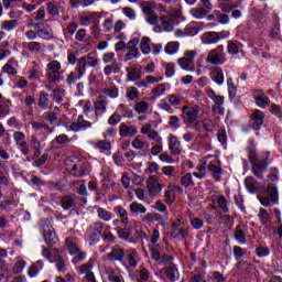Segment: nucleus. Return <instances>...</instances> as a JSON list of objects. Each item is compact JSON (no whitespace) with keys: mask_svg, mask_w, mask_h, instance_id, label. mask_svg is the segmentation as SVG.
<instances>
[{"mask_svg":"<svg viewBox=\"0 0 282 282\" xmlns=\"http://www.w3.org/2000/svg\"><path fill=\"white\" fill-rule=\"evenodd\" d=\"M141 134L144 135L152 142V148L150 149L151 155H160L162 151H164V143L162 141V135H160L159 131H155L153 129V126L151 123H145L141 128Z\"/></svg>","mask_w":282,"mask_h":282,"instance_id":"1","label":"nucleus"},{"mask_svg":"<svg viewBox=\"0 0 282 282\" xmlns=\"http://www.w3.org/2000/svg\"><path fill=\"white\" fill-rule=\"evenodd\" d=\"M65 70H63V64L59 61L51 59L45 67V76L46 83L48 85H58L61 80H63V75Z\"/></svg>","mask_w":282,"mask_h":282,"instance_id":"2","label":"nucleus"},{"mask_svg":"<svg viewBox=\"0 0 282 282\" xmlns=\"http://www.w3.org/2000/svg\"><path fill=\"white\" fill-rule=\"evenodd\" d=\"M66 169L74 177H84L87 174V163L76 156H73L65 162Z\"/></svg>","mask_w":282,"mask_h":282,"instance_id":"3","label":"nucleus"},{"mask_svg":"<svg viewBox=\"0 0 282 282\" xmlns=\"http://www.w3.org/2000/svg\"><path fill=\"white\" fill-rule=\"evenodd\" d=\"M89 121L85 120V117L79 116L76 121H73L69 126L70 131L74 133H78V131H83V129H89L91 124H96L98 122V113L91 112V116L88 118Z\"/></svg>","mask_w":282,"mask_h":282,"instance_id":"4","label":"nucleus"},{"mask_svg":"<svg viewBox=\"0 0 282 282\" xmlns=\"http://www.w3.org/2000/svg\"><path fill=\"white\" fill-rule=\"evenodd\" d=\"M180 14H182L180 10L172 9L166 15L161 17V28L164 30V32H173V28L177 25Z\"/></svg>","mask_w":282,"mask_h":282,"instance_id":"5","label":"nucleus"},{"mask_svg":"<svg viewBox=\"0 0 282 282\" xmlns=\"http://www.w3.org/2000/svg\"><path fill=\"white\" fill-rule=\"evenodd\" d=\"M226 61V51L224 45H218L216 48L209 51L206 57V63H209V65H224Z\"/></svg>","mask_w":282,"mask_h":282,"instance_id":"6","label":"nucleus"},{"mask_svg":"<svg viewBox=\"0 0 282 282\" xmlns=\"http://www.w3.org/2000/svg\"><path fill=\"white\" fill-rule=\"evenodd\" d=\"M197 53L195 51H185L183 56L178 58L177 63L182 69L186 72H195V57Z\"/></svg>","mask_w":282,"mask_h":282,"instance_id":"7","label":"nucleus"},{"mask_svg":"<svg viewBox=\"0 0 282 282\" xmlns=\"http://www.w3.org/2000/svg\"><path fill=\"white\" fill-rule=\"evenodd\" d=\"M105 230V224L101 221L90 224L87 235L90 239V246H95L102 238V231Z\"/></svg>","mask_w":282,"mask_h":282,"instance_id":"8","label":"nucleus"},{"mask_svg":"<svg viewBox=\"0 0 282 282\" xmlns=\"http://www.w3.org/2000/svg\"><path fill=\"white\" fill-rule=\"evenodd\" d=\"M182 111L184 122L193 124L199 120V112L202 111V108L199 106H184Z\"/></svg>","mask_w":282,"mask_h":282,"instance_id":"9","label":"nucleus"},{"mask_svg":"<svg viewBox=\"0 0 282 282\" xmlns=\"http://www.w3.org/2000/svg\"><path fill=\"white\" fill-rule=\"evenodd\" d=\"M140 44V39L134 37L130 40L126 47L128 52L124 55L126 61H133V58H140V50L138 48V45Z\"/></svg>","mask_w":282,"mask_h":282,"instance_id":"10","label":"nucleus"},{"mask_svg":"<svg viewBox=\"0 0 282 282\" xmlns=\"http://www.w3.org/2000/svg\"><path fill=\"white\" fill-rule=\"evenodd\" d=\"M77 65L82 69V72L87 74V67H93V68L97 67L98 57H96V56L91 55V53H89L87 55L79 57L77 61Z\"/></svg>","mask_w":282,"mask_h":282,"instance_id":"11","label":"nucleus"},{"mask_svg":"<svg viewBox=\"0 0 282 282\" xmlns=\"http://www.w3.org/2000/svg\"><path fill=\"white\" fill-rule=\"evenodd\" d=\"M147 188L150 197H158L162 193L164 185L160 184V181L154 176H150L147 181Z\"/></svg>","mask_w":282,"mask_h":282,"instance_id":"12","label":"nucleus"},{"mask_svg":"<svg viewBox=\"0 0 282 282\" xmlns=\"http://www.w3.org/2000/svg\"><path fill=\"white\" fill-rule=\"evenodd\" d=\"M195 131L197 133L196 140L199 141L200 147H205L206 151H210L213 149V145H210V134L206 130L199 129V123L195 124Z\"/></svg>","mask_w":282,"mask_h":282,"instance_id":"13","label":"nucleus"},{"mask_svg":"<svg viewBox=\"0 0 282 282\" xmlns=\"http://www.w3.org/2000/svg\"><path fill=\"white\" fill-rule=\"evenodd\" d=\"M42 234L47 246H55V243H58V237L56 236V231H54V227L52 225L43 227Z\"/></svg>","mask_w":282,"mask_h":282,"instance_id":"14","label":"nucleus"},{"mask_svg":"<svg viewBox=\"0 0 282 282\" xmlns=\"http://www.w3.org/2000/svg\"><path fill=\"white\" fill-rule=\"evenodd\" d=\"M126 72L128 83H135L142 78V65L140 64L126 68Z\"/></svg>","mask_w":282,"mask_h":282,"instance_id":"15","label":"nucleus"},{"mask_svg":"<svg viewBox=\"0 0 282 282\" xmlns=\"http://www.w3.org/2000/svg\"><path fill=\"white\" fill-rule=\"evenodd\" d=\"M207 171L210 172L212 177L216 182H221V175L224 174V170H221V165L219 164V161L217 160L210 161L207 165Z\"/></svg>","mask_w":282,"mask_h":282,"instance_id":"16","label":"nucleus"},{"mask_svg":"<svg viewBox=\"0 0 282 282\" xmlns=\"http://www.w3.org/2000/svg\"><path fill=\"white\" fill-rule=\"evenodd\" d=\"M119 135L121 138H133L138 135V127L129 123H120Z\"/></svg>","mask_w":282,"mask_h":282,"instance_id":"17","label":"nucleus"},{"mask_svg":"<svg viewBox=\"0 0 282 282\" xmlns=\"http://www.w3.org/2000/svg\"><path fill=\"white\" fill-rule=\"evenodd\" d=\"M29 149L33 151L32 160H36V158H41L43 144L41 143V140L36 138V135H31L29 141Z\"/></svg>","mask_w":282,"mask_h":282,"instance_id":"18","label":"nucleus"},{"mask_svg":"<svg viewBox=\"0 0 282 282\" xmlns=\"http://www.w3.org/2000/svg\"><path fill=\"white\" fill-rule=\"evenodd\" d=\"M169 149L172 155H182V142L175 137V134H170L167 138Z\"/></svg>","mask_w":282,"mask_h":282,"instance_id":"19","label":"nucleus"},{"mask_svg":"<svg viewBox=\"0 0 282 282\" xmlns=\"http://www.w3.org/2000/svg\"><path fill=\"white\" fill-rule=\"evenodd\" d=\"M107 259L112 263H116V261L122 263V261H124V249L120 247H112L110 252L107 254Z\"/></svg>","mask_w":282,"mask_h":282,"instance_id":"20","label":"nucleus"},{"mask_svg":"<svg viewBox=\"0 0 282 282\" xmlns=\"http://www.w3.org/2000/svg\"><path fill=\"white\" fill-rule=\"evenodd\" d=\"M34 30H37V36L40 39H52V28H50V24L43 22L35 23Z\"/></svg>","mask_w":282,"mask_h":282,"instance_id":"21","label":"nucleus"},{"mask_svg":"<svg viewBox=\"0 0 282 282\" xmlns=\"http://www.w3.org/2000/svg\"><path fill=\"white\" fill-rule=\"evenodd\" d=\"M265 120V113L261 110H254L253 113H251V126L252 129L256 131H259L261 127L263 126V122Z\"/></svg>","mask_w":282,"mask_h":282,"instance_id":"22","label":"nucleus"},{"mask_svg":"<svg viewBox=\"0 0 282 282\" xmlns=\"http://www.w3.org/2000/svg\"><path fill=\"white\" fill-rule=\"evenodd\" d=\"M253 98L256 100V105L260 107V109H265L270 105V97L263 93V90H254Z\"/></svg>","mask_w":282,"mask_h":282,"instance_id":"23","label":"nucleus"},{"mask_svg":"<svg viewBox=\"0 0 282 282\" xmlns=\"http://www.w3.org/2000/svg\"><path fill=\"white\" fill-rule=\"evenodd\" d=\"M113 213L120 219L121 226H129V212L124 207L120 205L115 206Z\"/></svg>","mask_w":282,"mask_h":282,"instance_id":"24","label":"nucleus"},{"mask_svg":"<svg viewBox=\"0 0 282 282\" xmlns=\"http://www.w3.org/2000/svg\"><path fill=\"white\" fill-rule=\"evenodd\" d=\"M163 272L170 281H180V270H177V265L170 264L169 267H164Z\"/></svg>","mask_w":282,"mask_h":282,"instance_id":"25","label":"nucleus"},{"mask_svg":"<svg viewBox=\"0 0 282 282\" xmlns=\"http://www.w3.org/2000/svg\"><path fill=\"white\" fill-rule=\"evenodd\" d=\"M267 197L270 198L271 204H279V187L276 184L267 185Z\"/></svg>","mask_w":282,"mask_h":282,"instance_id":"26","label":"nucleus"},{"mask_svg":"<svg viewBox=\"0 0 282 282\" xmlns=\"http://www.w3.org/2000/svg\"><path fill=\"white\" fill-rule=\"evenodd\" d=\"M65 246L67 248L68 254L76 252L80 249V240L74 236L67 237L65 239Z\"/></svg>","mask_w":282,"mask_h":282,"instance_id":"27","label":"nucleus"},{"mask_svg":"<svg viewBox=\"0 0 282 282\" xmlns=\"http://www.w3.org/2000/svg\"><path fill=\"white\" fill-rule=\"evenodd\" d=\"M85 75L84 70L79 68L78 64L75 67V73L70 72L67 76H66V83L68 85H76V80H80V78H83V76Z\"/></svg>","mask_w":282,"mask_h":282,"instance_id":"28","label":"nucleus"},{"mask_svg":"<svg viewBox=\"0 0 282 282\" xmlns=\"http://www.w3.org/2000/svg\"><path fill=\"white\" fill-rule=\"evenodd\" d=\"M212 80L216 83V85H221L225 80L224 78V69L219 66H215L210 68V74H209Z\"/></svg>","mask_w":282,"mask_h":282,"instance_id":"29","label":"nucleus"},{"mask_svg":"<svg viewBox=\"0 0 282 282\" xmlns=\"http://www.w3.org/2000/svg\"><path fill=\"white\" fill-rule=\"evenodd\" d=\"M227 52L232 56L239 54V52H243V44L236 40H230L227 44Z\"/></svg>","mask_w":282,"mask_h":282,"instance_id":"30","label":"nucleus"},{"mask_svg":"<svg viewBox=\"0 0 282 282\" xmlns=\"http://www.w3.org/2000/svg\"><path fill=\"white\" fill-rule=\"evenodd\" d=\"M189 14L194 19L202 21V19H206V17H208V9H205V7H195L189 10Z\"/></svg>","mask_w":282,"mask_h":282,"instance_id":"31","label":"nucleus"},{"mask_svg":"<svg viewBox=\"0 0 282 282\" xmlns=\"http://www.w3.org/2000/svg\"><path fill=\"white\" fill-rule=\"evenodd\" d=\"M64 210H70V208H76V198L70 195H65L59 202Z\"/></svg>","mask_w":282,"mask_h":282,"instance_id":"32","label":"nucleus"},{"mask_svg":"<svg viewBox=\"0 0 282 282\" xmlns=\"http://www.w3.org/2000/svg\"><path fill=\"white\" fill-rule=\"evenodd\" d=\"M129 212L133 216L145 215L147 214V207L142 203L133 202L129 206Z\"/></svg>","mask_w":282,"mask_h":282,"instance_id":"33","label":"nucleus"},{"mask_svg":"<svg viewBox=\"0 0 282 282\" xmlns=\"http://www.w3.org/2000/svg\"><path fill=\"white\" fill-rule=\"evenodd\" d=\"M127 261L130 268H138V263H140V256L138 254V251L134 249L129 250Z\"/></svg>","mask_w":282,"mask_h":282,"instance_id":"34","label":"nucleus"},{"mask_svg":"<svg viewBox=\"0 0 282 282\" xmlns=\"http://www.w3.org/2000/svg\"><path fill=\"white\" fill-rule=\"evenodd\" d=\"M70 257H73L72 263L74 265H78V263H83L87 260V252L83 251V249H77V251H73V253H70Z\"/></svg>","mask_w":282,"mask_h":282,"instance_id":"35","label":"nucleus"},{"mask_svg":"<svg viewBox=\"0 0 282 282\" xmlns=\"http://www.w3.org/2000/svg\"><path fill=\"white\" fill-rule=\"evenodd\" d=\"M101 177V184L104 188H111V186H113V180L111 178V173H109V167L102 169Z\"/></svg>","mask_w":282,"mask_h":282,"instance_id":"36","label":"nucleus"},{"mask_svg":"<svg viewBox=\"0 0 282 282\" xmlns=\"http://www.w3.org/2000/svg\"><path fill=\"white\" fill-rule=\"evenodd\" d=\"M204 45H215L216 43H219V40L217 37V32H205L203 34V39H202Z\"/></svg>","mask_w":282,"mask_h":282,"instance_id":"37","label":"nucleus"},{"mask_svg":"<svg viewBox=\"0 0 282 282\" xmlns=\"http://www.w3.org/2000/svg\"><path fill=\"white\" fill-rule=\"evenodd\" d=\"M10 186V174L0 169V199H3V187Z\"/></svg>","mask_w":282,"mask_h":282,"instance_id":"38","label":"nucleus"},{"mask_svg":"<svg viewBox=\"0 0 282 282\" xmlns=\"http://www.w3.org/2000/svg\"><path fill=\"white\" fill-rule=\"evenodd\" d=\"M245 186L249 193H257L260 188L259 182L252 176L245 180Z\"/></svg>","mask_w":282,"mask_h":282,"instance_id":"39","label":"nucleus"},{"mask_svg":"<svg viewBox=\"0 0 282 282\" xmlns=\"http://www.w3.org/2000/svg\"><path fill=\"white\" fill-rule=\"evenodd\" d=\"M97 216L101 221L107 224L113 219V213L107 210L105 207H97Z\"/></svg>","mask_w":282,"mask_h":282,"instance_id":"40","label":"nucleus"},{"mask_svg":"<svg viewBox=\"0 0 282 282\" xmlns=\"http://www.w3.org/2000/svg\"><path fill=\"white\" fill-rule=\"evenodd\" d=\"M96 261H98V259L96 257H91L87 263L79 267V272L82 274H90L91 270H94V267L96 265Z\"/></svg>","mask_w":282,"mask_h":282,"instance_id":"41","label":"nucleus"},{"mask_svg":"<svg viewBox=\"0 0 282 282\" xmlns=\"http://www.w3.org/2000/svg\"><path fill=\"white\" fill-rule=\"evenodd\" d=\"M37 107H40L42 111H46V109L50 107V94L45 91L40 93V97L37 99Z\"/></svg>","mask_w":282,"mask_h":282,"instance_id":"42","label":"nucleus"},{"mask_svg":"<svg viewBox=\"0 0 282 282\" xmlns=\"http://www.w3.org/2000/svg\"><path fill=\"white\" fill-rule=\"evenodd\" d=\"M105 76H111V74H120V63L118 61H112L110 65L105 66L104 68Z\"/></svg>","mask_w":282,"mask_h":282,"instance_id":"43","label":"nucleus"},{"mask_svg":"<svg viewBox=\"0 0 282 282\" xmlns=\"http://www.w3.org/2000/svg\"><path fill=\"white\" fill-rule=\"evenodd\" d=\"M6 74L10 76L17 75V59L14 57L10 58L2 67Z\"/></svg>","mask_w":282,"mask_h":282,"instance_id":"44","label":"nucleus"},{"mask_svg":"<svg viewBox=\"0 0 282 282\" xmlns=\"http://www.w3.org/2000/svg\"><path fill=\"white\" fill-rule=\"evenodd\" d=\"M12 206H17V202L12 198L0 200V215L12 213Z\"/></svg>","mask_w":282,"mask_h":282,"instance_id":"45","label":"nucleus"},{"mask_svg":"<svg viewBox=\"0 0 282 282\" xmlns=\"http://www.w3.org/2000/svg\"><path fill=\"white\" fill-rule=\"evenodd\" d=\"M206 94H207V97L210 100H213L214 105H224V100H226V97L221 95H217V93H215L213 88L206 89Z\"/></svg>","mask_w":282,"mask_h":282,"instance_id":"46","label":"nucleus"},{"mask_svg":"<svg viewBox=\"0 0 282 282\" xmlns=\"http://www.w3.org/2000/svg\"><path fill=\"white\" fill-rule=\"evenodd\" d=\"M1 30L4 32H12V30H17L19 28V21L17 20H4L0 22Z\"/></svg>","mask_w":282,"mask_h":282,"instance_id":"47","label":"nucleus"},{"mask_svg":"<svg viewBox=\"0 0 282 282\" xmlns=\"http://www.w3.org/2000/svg\"><path fill=\"white\" fill-rule=\"evenodd\" d=\"M41 270H43V261L37 260L35 263L30 265L28 274L29 276H31V279H34V276H36L41 272Z\"/></svg>","mask_w":282,"mask_h":282,"instance_id":"48","label":"nucleus"},{"mask_svg":"<svg viewBox=\"0 0 282 282\" xmlns=\"http://www.w3.org/2000/svg\"><path fill=\"white\" fill-rule=\"evenodd\" d=\"M56 111H61L58 107L54 108V111H47L44 113V119L50 122V124H58V113Z\"/></svg>","mask_w":282,"mask_h":282,"instance_id":"49","label":"nucleus"},{"mask_svg":"<svg viewBox=\"0 0 282 282\" xmlns=\"http://www.w3.org/2000/svg\"><path fill=\"white\" fill-rule=\"evenodd\" d=\"M234 238L236 239V241H238L240 243V246H245V243H246V232L243 231V225H238L236 227Z\"/></svg>","mask_w":282,"mask_h":282,"instance_id":"50","label":"nucleus"},{"mask_svg":"<svg viewBox=\"0 0 282 282\" xmlns=\"http://www.w3.org/2000/svg\"><path fill=\"white\" fill-rule=\"evenodd\" d=\"M188 232H189V228L188 226H186L181 229H175L174 231H172V237L174 239H178V241H184V239L188 237Z\"/></svg>","mask_w":282,"mask_h":282,"instance_id":"51","label":"nucleus"},{"mask_svg":"<svg viewBox=\"0 0 282 282\" xmlns=\"http://www.w3.org/2000/svg\"><path fill=\"white\" fill-rule=\"evenodd\" d=\"M52 98L55 102H57V105H61V102L65 100V89L61 87L54 88L52 93Z\"/></svg>","mask_w":282,"mask_h":282,"instance_id":"52","label":"nucleus"},{"mask_svg":"<svg viewBox=\"0 0 282 282\" xmlns=\"http://www.w3.org/2000/svg\"><path fill=\"white\" fill-rule=\"evenodd\" d=\"M180 184L183 186V188H193V186H195V182H193V174L186 173L183 175L181 177Z\"/></svg>","mask_w":282,"mask_h":282,"instance_id":"53","label":"nucleus"},{"mask_svg":"<svg viewBox=\"0 0 282 282\" xmlns=\"http://www.w3.org/2000/svg\"><path fill=\"white\" fill-rule=\"evenodd\" d=\"M140 47L142 54H151V37L149 36H143L140 41Z\"/></svg>","mask_w":282,"mask_h":282,"instance_id":"54","label":"nucleus"},{"mask_svg":"<svg viewBox=\"0 0 282 282\" xmlns=\"http://www.w3.org/2000/svg\"><path fill=\"white\" fill-rule=\"evenodd\" d=\"M164 52L170 56L177 54V52H180V42H169L164 47Z\"/></svg>","mask_w":282,"mask_h":282,"instance_id":"55","label":"nucleus"},{"mask_svg":"<svg viewBox=\"0 0 282 282\" xmlns=\"http://www.w3.org/2000/svg\"><path fill=\"white\" fill-rule=\"evenodd\" d=\"M160 250H162V247L160 245H152L150 247V254H151L153 261L162 260V253L160 252Z\"/></svg>","mask_w":282,"mask_h":282,"instance_id":"56","label":"nucleus"},{"mask_svg":"<svg viewBox=\"0 0 282 282\" xmlns=\"http://www.w3.org/2000/svg\"><path fill=\"white\" fill-rule=\"evenodd\" d=\"M25 265H28L25 260H23V258H18L12 269L13 274H21V272L25 270Z\"/></svg>","mask_w":282,"mask_h":282,"instance_id":"57","label":"nucleus"},{"mask_svg":"<svg viewBox=\"0 0 282 282\" xmlns=\"http://www.w3.org/2000/svg\"><path fill=\"white\" fill-rule=\"evenodd\" d=\"M54 263L57 272L67 271V261H65L63 257L58 256L57 258H55Z\"/></svg>","mask_w":282,"mask_h":282,"instance_id":"58","label":"nucleus"},{"mask_svg":"<svg viewBox=\"0 0 282 282\" xmlns=\"http://www.w3.org/2000/svg\"><path fill=\"white\" fill-rule=\"evenodd\" d=\"M202 22H198L195 26H186L185 28V35L186 36H197L199 34V30H202Z\"/></svg>","mask_w":282,"mask_h":282,"instance_id":"59","label":"nucleus"},{"mask_svg":"<svg viewBox=\"0 0 282 282\" xmlns=\"http://www.w3.org/2000/svg\"><path fill=\"white\" fill-rule=\"evenodd\" d=\"M95 110L102 111V113L107 111V97L102 95L99 96L97 102L95 104Z\"/></svg>","mask_w":282,"mask_h":282,"instance_id":"60","label":"nucleus"},{"mask_svg":"<svg viewBox=\"0 0 282 282\" xmlns=\"http://www.w3.org/2000/svg\"><path fill=\"white\" fill-rule=\"evenodd\" d=\"M134 111L137 113H148L149 112V102L141 100L134 104Z\"/></svg>","mask_w":282,"mask_h":282,"instance_id":"61","label":"nucleus"},{"mask_svg":"<svg viewBox=\"0 0 282 282\" xmlns=\"http://www.w3.org/2000/svg\"><path fill=\"white\" fill-rule=\"evenodd\" d=\"M94 148L98 149V151L102 153L105 151H111V143L109 141L101 140L95 142Z\"/></svg>","mask_w":282,"mask_h":282,"instance_id":"62","label":"nucleus"},{"mask_svg":"<svg viewBox=\"0 0 282 282\" xmlns=\"http://www.w3.org/2000/svg\"><path fill=\"white\" fill-rule=\"evenodd\" d=\"M149 279H151V272L144 265H141L139 268V279H138V281L139 282H147V281H149Z\"/></svg>","mask_w":282,"mask_h":282,"instance_id":"63","label":"nucleus"},{"mask_svg":"<svg viewBox=\"0 0 282 282\" xmlns=\"http://www.w3.org/2000/svg\"><path fill=\"white\" fill-rule=\"evenodd\" d=\"M191 282H206V273L199 271L192 272Z\"/></svg>","mask_w":282,"mask_h":282,"instance_id":"64","label":"nucleus"}]
</instances>
